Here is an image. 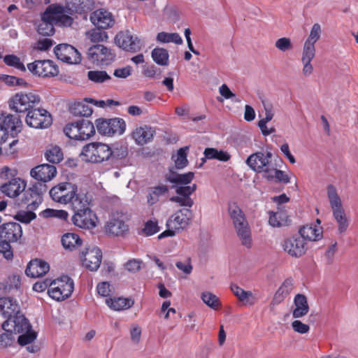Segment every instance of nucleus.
I'll return each instance as SVG.
<instances>
[{
	"instance_id": "nucleus-13",
	"label": "nucleus",
	"mask_w": 358,
	"mask_h": 358,
	"mask_svg": "<svg viewBox=\"0 0 358 358\" xmlns=\"http://www.w3.org/2000/svg\"><path fill=\"white\" fill-rule=\"evenodd\" d=\"M25 121L30 127L45 129L51 125L52 120L51 115L46 110L34 108L27 113Z\"/></svg>"
},
{
	"instance_id": "nucleus-45",
	"label": "nucleus",
	"mask_w": 358,
	"mask_h": 358,
	"mask_svg": "<svg viewBox=\"0 0 358 358\" xmlns=\"http://www.w3.org/2000/svg\"><path fill=\"white\" fill-rule=\"evenodd\" d=\"M156 40L161 43H174L177 45L182 43L183 41L178 33H168L165 31L159 32Z\"/></svg>"
},
{
	"instance_id": "nucleus-60",
	"label": "nucleus",
	"mask_w": 358,
	"mask_h": 358,
	"mask_svg": "<svg viewBox=\"0 0 358 358\" xmlns=\"http://www.w3.org/2000/svg\"><path fill=\"white\" fill-rule=\"evenodd\" d=\"M170 201L177 203L180 206L187 207L189 209L194 205V201L191 197L182 196L178 194L171 197Z\"/></svg>"
},
{
	"instance_id": "nucleus-19",
	"label": "nucleus",
	"mask_w": 358,
	"mask_h": 358,
	"mask_svg": "<svg viewBox=\"0 0 358 358\" xmlns=\"http://www.w3.org/2000/svg\"><path fill=\"white\" fill-rule=\"evenodd\" d=\"M83 264L90 271H96L102 259L101 250L97 247L88 248L83 252L80 256Z\"/></svg>"
},
{
	"instance_id": "nucleus-33",
	"label": "nucleus",
	"mask_w": 358,
	"mask_h": 358,
	"mask_svg": "<svg viewBox=\"0 0 358 358\" xmlns=\"http://www.w3.org/2000/svg\"><path fill=\"white\" fill-rule=\"evenodd\" d=\"M62 245L66 250H77L83 243L82 239L75 233L64 234L61 238Z\"/></svg>"
},
{
	"instance_id": "nucleus-28",
	"label": "nucleus",
	"mask_w": 358,
	"mask_h": 358,
	"mask_svg": "<svg viewBox=\"0 0 358 358\" xmlns=\"http://www.w3.org/2000/svg\"><path fill=\"white\" fill-rule=\"evenodd\" d=\"M1 126L2 128H5V131L8 136L10 134L12 137H14L20 132L22 124L18 117L8 114L4 117Z\"/></svg>"
},
{
	"instance_id": "nucleus-44",
	"label": "nucleus",
	"mask_w": 358,
	"mask_h": 358,
	"mask_svg": "<svg viewBox=\"0 0 358 358\" xmlns=\"http://www.w3.org/2000/svg\"><path fill=\"white\" fill-rule=\"evenodd\" d=\"M204 156L205 158L208 159H217L221 162H227L229 160L231 156L230 155L223 150H218L215 148H208L204 150Z\"/></svg>"
},
{
	"instance_id": "nucleus-30",
	"label": "nucleus",
	"mask_w": 358,
	"mask_h": 358,
	"mask_svg": "<svg viewBox=\"0 0 358 358\" xmlns=\"http://www.w3.org/2000/svg\"><path fill=\"white\" fill-rule=\"evenodd\" d=\"M309 311V306L305 295L298 294L294 299V307L292 315L294 318H301L306 315Z\"/></svg>"
},
{
	"instance_id": "nucleus-29",
	"label": "nucleus",
	"mask_w": 358,
	"mask_h": 358,
	"mask_svg": "<svg viewBox=\"0 0 358 358\" xmlns=\"http://www.w3.org/2000/svg\"><path fill=\"white\" fill-rule=\"evenodd\" d=\"M294 289V280L292 278L285 279L275 292L272 300L273 305L282 302L292 292Z\"/></svg>"
},
{
	"instance_id": "nucleus-56",
	"label": "nucleus",
	"mask_w": 358,
	"mask_h": 358,
	"mask_svg": "<svg viewBox=\"0 0 358 358\" xmlns=\"http://www.w3.org/2000/svg\"><path fill=\"white\" fill-rule=\"evenodd\" d=\"M4 62L8 65L10 66H13L16 68L18 70H20L22 71H25L26 68L24 65V64L20 61V59L13 55H8L4 57L3 58Z\"/></svg>"
},
{
	"instance_id": "nucleus-49",
	"label": "nucleus",
	"mask_w": 358,
	"mask_h": 358,
	"mask_svg": "<svg viewBox=\"0 0 358 358\" xmlns=\"http://www.w3.org/2000/svg\"><path fill=\"white\" fill-rule=\"evenodd\" d=\"M333 216L338 223L339 234L345 233L348 227L349 222L346 218L344 210L333 213Z\"/></svg>"
},
{
	"instance_id": "nucleus-42",
	"label": "nucleus",
	"mask_w": 358,
	"mask_h": 358,
	"mask_svg": "<svg viewBox=\"0 0 358 358\" xmlns=\"http://www.w3.org/2000/svg\"><path fill=\"white\" fill-rule=\"evenodd\" d=\"M80 141L89 139L95 134L94 124L87 120H79Z\"/></svg>"
},
{
	"instance_id": "nucleus-15",
	"label": "nucleus",
	"mask_w": 358,
	"mask_h": 358,
	"mask_svg": "<svg viewBox=\"0 0 358 358\" xmlns=\"http://www.w3.org/2000/svg\"><path fill=\"white\" fill-rule=\"evenodd\" d=\"M283 250L292 257L299 258L305 255L307 250L306 243L299 235L285 238L282 242Z\"/></svg>"
},
{
	"instance_id": "nucleus-20",
	"label": "nucleus",
	"mask_w": 358,
	"mask_h": 358,
	"mask_svg": "<svg viewBox=\"0 0 358 358\" xmlns=\"http://www.w3.org/2000/svg\"><path fill=\"white\" fill-rule=\"evenodd\" d=\"M8 327L12 328L15 334L24 333V331H27V330H30L31 328L29 320L23 315L20 314V311L12 318L6 320L2 324L3 330H8Z\"/></svg>"
},
{
	"instance_id": "nucleus-46",
	"label": "nucleus",
	"mask_w": 358,
	"mask_h": 358,
	"mask_svg": "<svg viewBox=\"0 0 358 358\" xmlns=\"http://www.w3.org/2000/svg\"><path fill=\"white\" fill-rule=\"evenodd\" d=\"M45 159L52 164L59 163L64 158L63 152L59 146H51L45 153Z\"/></svg>"
},
{
	"instance_id": "nucleus-58",
	"label": "nucleus",
	"mask_w": 358,
	"mask_h": 358,
	"mask_svg": "<svg viewBox=\"0 0 358 358\" xmlns=\"http://www.w3.org/2000/svg\"><path fill=\"white\" fill-rule=\"evenodd\" d=\"M5 333L0 334V346L6 347L12 345L15 341L14 331L8 327V330H4Z\"/></svg>"
},
{
	"instance_id": "nucleus-1",
	"label": "nucleus",
	"mask_w": 358,
	"mask_h": 358,
	"mask_svg": "<svg viewBox=\"0 0 358 358\" xmlns=\"http://www.w3.org/2000/svg\"><path fill=\"white\" fill-rule=\"evenodd\" d=\"M71 15V9L66 6L59 4L50 5L41 14L37 32L44 36H50L55 32V26L70 27L73 22Z\"/></svg>"
},
{
	"instance_id": "nucleus-10",
	"label": "nucleus",
	"mask_w": 358,
	"mask_h": 358,
	"mask_svg": "<svg viewBox=\"0 0 358 358\" xmlns=\"http://www.w3.org/2000/svg\"><path fill=\"white\" fill-rule=\"evenodd\" d=\"M40 102V96L34 93H17L10 98L9 106L16 113H28L37 106Z\"/></svg>"
},
{
	"instance_id": "nucleus-39",
	"label": "nucleus",
	"mask_w": 358,
	"mask_h": 358,
	"mask_svg": "<svg viewBox=\"0 0 358 358\" xmlns=\"http://www.w3.org/2000/svg\"><path fill=\"white\" fill-rule=\"evenodd\" d=\"M169 192V187L166 185H159L149 189L147 201L150 205L155 204L160 196L166 195Z\"/></svg>"
},
{
	"instance_id": "nucleus-36",
	"label": "nucleus",
	"mask_w": 358,
	"mask_h": 358,
	"mask_svg": "<svg viewBox=\"0 0 358 358\" xmlns=\"http://www.w3.org/2000/svg\"><path fill=\"white\" fill-rule=\"evenodd\" d=\"M231 290L239 301L246 305L252 306L257 301L252 292L245 291L236 285H231Z\"/></svg>"
},
{
	"instance_id": "nucleus-59",
	"label": "nucleus",
	"mask_w": 358,
	"mask_h": 358,
	"mask_svg": "<svg viewBox=\"0 0 358 358\" xmlns=\"http://www.w3.org/2000/svg\"><path fill=\"white\" fill-rule=\"evenodd\" d=\"M196 185H176V193L182 196L190 197V196L196 191Z\"/></svg>"
},
{
	"instance_id": "nucleus-52",
	"label": "nucleus",
	"mask_w": 358,
	"mask_h": 358,
	"mask_svg": "<svg viewBox=\"0 0 358 358\" xmlns=\"http://www.w3.org/2000/svg\"><path fill=\"white\" fill-rule=\"evenodd\" d=\"M87 78L96 83H101L110 78L105 71H90L87 73Z\"/></svg>"
},
{
	"instance_id": "nucleus-61",
	"label": "nucleus",
	"mask_w": 358,
	"mask_h": 358,
	"mask_svg": "<svg viewBox=\"0 0 358 358\" xmlns=\"http://www.w3.org/2000/svg\"><path fill=\"white\" fill-rule=\"evenodd\" d=\"M53 41L50 38H45L39 39L34 44V49L38 51H47L53 45Z\"/></svg>"
},
{
	"instance_id": "nucleus-3",
	"label": "nucleus",
	"mask_w": 358,
	"mask_h": 358,
	"mask_svg": "<svg viewBox=\"0 0 358 358\" xmlns=\"http://www.w3.org/2000/svg\"><path fill=\"white\" fill-rule=\"evenodd\" d=\"M75 200L72 209L74 215L72 217L73 223L82 229H92L96 226L97 217L96 214L91 210V199L87 196L81 195Z\"/></svg>"
},
{
	"instance_id": "nucleus-31",
	"label": "nucleus",
	"mask_w": 358,
	"mask_h": 358,
	"mask_svg": "<svg viewBox=\"0 0 358 358\" xmlns=\"http://www.w3.org/2000/svg\"><path fill=\"white\" fill-rule=\"evenodd\" d=\"M268 215V224L272 227L280 228L288 224V215L282 207H278L275 212L269 211Z\"/></svg>"
},
{
	"instance_id": "nucleus-63",
	"label": "nucleus",
	"mask_w": 358,
	"mask_h": 358,
	"mask_svg": "<svg viewBox=\"0 0 358 358\" xmlns=\"http://www.w3.org/2000/svg\"><path fill=\"white\" fill-rule=\"evenodd\" d=\"M143 74L149 78H157L159 77L161 71L157 66L152 64L143 67Z\"/></svg>"
},
{
	"instance_id": "nucleus-53",
	"label": "nucleus",
	"mask_w": 358,
	"mask_h": 358,
	"mask_svg": "<svg viewBox=\"0 0 358 358\" xmlns=\"http://www.w3.org/2000/svg\"><path fill=\"white\" fill-rule=\"evenodd\" d=\"M64 131L69 138L80 140V133H79V121L69 123L66 125Z\"/></svg>"
},
{
	"instance_id": "nucleus-54",
	"label": "nucleus",
	"mask_w": 358,
	"mask_h": 358,
	"mask_svg": "<svg viewBox=\"0 0 358 358\" xmlns=\"http://www.w3.org/2000/svg\"><path fill=\"white\" fill-rule=\"evenodd\" d=\"M31 210L30 209L29 210H19L14 218L22 223L29 224L36 217V214Z\"/></svg>"
},
{
	"instance_id": "nucleus-21",
	"label": "nucleus",
	"mask_w": 358,
	"mask_h": 358,
	"mask_svg": "<svg viewBox=\"0 0 358 358\" xmlns=\"http://www.w3.org/2000/svg\"><path fill=\"white\" fill-rule=\"evenodd\" d=\"M57 174L56 167L53 165L43 164L38 165L31 170L30 175L37 182H45L51 180Z\"/></svg>"
},
{
	"instance_id": "nucleus-47",
	"label": "nucleus",
	"mask_w": 358,
	"mask_h": 358,
	"mask_svg": "<svg viewBox=\"0 0 358 358\" xmlns=\"http://www.w3.org/2000/svg\"><path fill=\"white\" fill-rule=\"evenodd\" d=\"M203 302L213 310H217L221 307L219 298L210 292H203L201 296Z\"/></svg>"
},
{
	"instance_id": "nucleus-55",
	"label": "nucleus",
	"mask_w": 358,
	"mask_h": 358,
	"mask_svg": "<svg viewBox=\"0 0 358 358\" xmlns=\"http://www.w3.org/2000/svg\"><path fill=\"white\" fill-rule=\"evenodd\" d=\"M20 335L17 338V342L20 345H26L31 343L37 337V334L31 329L24 331V333H20Z\"/></svg>"
},
{
	"instance_id": "nucleus-6",
	"label": "nucleus",
	"mask_w": 358,
	"mask_h": 358,
	"mask_svg": "<svg viewBox=\"0 0 358 358\" xmlns=\"http://www.w3.org/2000/svg\"><path fill=\"white\" fill-rule=\"evenodd\" d=\"M192 212L189 208L178 210L166 222L167 229L158 236L159 239L174 236L176 231L185 229L190 223Z\"/></svg>"
},
{
	"instance_id": "nucleus-37",
	"label": "nucleus",
	"mask_w": 358,
	"mask_h": 358,
	"mask_svg": "<svg viewBox=\"0 0 358 358\" xmlns=\"http://www.w3.org/2000/svg\"><path fill=\"white\" fill-rule=\"evenodd\" d=\"M106 303L111 309L120 311L131 308L133 306L134 301L131 299L118 297L107 299Z\"/></svg>"
},
{
	"instance_id": "nucleus-7",
	"label": "nucleus",
	"mask_w": 358,
	"mask_h": 358,
	"mask_svg": "<svg viewBox=\"0 0 358 358\" xmlns=\"http://www.w3.org/2000/svg\"><path fill=\"white\" fill-rule=\"evenodd\" d=\"M110 147L103 143L94 142L83 148L81 157L83 160L92 163H101L110 159Z\"/></svg>"
},
{
	"instance_id": "nucleus-11",
	"label": "nucleus",
	"mask_w": 358,
	"mask_h": 358,
	"mask_svg": "<svg viewBox=\"0 0 358 358\" xmlns=\"http://www.w3.org/2000/svg\"><path fill=\"white\" fill-rule=\"evenodd\" d=\"M88 59L96 65L106 66L115 59V55L111 50L103 45L97 44L90 47L87 50Z\"/></svg>"
},
{
	"instance_id": "nucleus-12",
	"label": "nucleus",
	"mask_w": 358,
	"mask_h": 358,
	"mask_svg": "<svg viewBox=\"0 0 358 358\" xmlns=\"http://www.w3.org/2000/svg\"><path fill=\"white\" fill-rule=\"evenodd\" d=\"M48 187L46 184L36 182L31 186L24 190V203L27 205V208L30 210H35L42 202V196L47 192Z\"/></svg>"
},
{
	"instance_id": "nucleus-5",
	"label": "nucleus",
	"mask_w": 358,
	"mask_h": 358,
	"mask_svg": "<svg viewBox=\"0 0 358 358\" xmlns=\"http://www.w3.org/2000/svg\"><path fill=\"white\" fill-rule=\"evenodd\" d=\"M52 199L61 204H70L71 208L74 201L81 195H85L84 192H78L76 184L70 182H63L53 187L49 192Z\"/></svg>"
},
{
	"instance_id": "nucleus-51",
	"label": "nucleus",
	"mask_w": 358,
	"mask_h": 358,
	"mask_svg": "<svg viewBox=\"0 0 358 358\" xmlns=\"http://www.w3.org/2000/svg\"><path fill=\"white\" fill-rule=\"evenodd\" d=\"M101 29L97 27L90 29L86 33L87 38L93 43L103 41L107 38V34Z\"/></svg>"
},
{
	"instance_id": "nucleus-50",
	"label": "nucleus",
	"mask_w": 358,
	"mask_h": 358,
	"mask_svg": "<svg viewBox=\"0 0 358 358\" xmlns=\"http://www.w3.org/2000/svg\"><path fill=\"white\" fill-rule=\"evenodd\" d=\"M41 215L45 218L56 217L61 220H66L69 213L64 210L47 208L41 212Z\"/></svg>"
},
{
	"instance_id": "nucleus-48",
	"label": "nucleus",
	"mask_w": 358,
	"mask_h": 358,
	"mask_svg": "<svg viewBox=\"0 0 358 358\" xmlns=\"http://www.w3.org/2000/svg\"><path fill=\"white\" fill-rule=\"evenodd\" d=\"M187 150L188 147L181 148L178 150L177 154L172 157L178 169H183L187 166L188 162L187 159Z\"/></svg>"
},
{
	"instance_id": "nucleus-24",
	"label": "nucleus",
	"mask_w": 358,
	"mask_h": 358,
	"mask_svg": "<svg viewBox=\"0 0 358 358\" xmlns=\"http://www.w3.org/2000/svg\"><path fill=\"white\" fill-rule=\"evenodd\" d=\"M22 236V227L17 222H8L0 227V238L12 243L16 242Z\"/></svg>"
},
{
	"instance_id": "nucleus-35",
	"label": "nucleus",
	"mask_w": 358,
	"mask_h": 358,
	"mask_svg": "<svg viewBox=\"0 0 358 358\" xmlns=\"http://www.w3.org/2000/svg\"><path fill=\"white\" fill-rule=\"evenodd\" d=\"M90 103L88 98L85 99L83 101L75 102L70 106V112L76 116L88 117L93 112L89 106Z\"/></svg>"
},
{
	"instance_id": "nucleus-4",
	"label": "nucleus",
	"mask_w": 358,
	"mask_h": 358,
	"mask_svg": "<svg viewBox=\"0 0 358 358\" xmlns=\"http://www.w3.org/2000/svg\"><path fill=\"white\" fill-rule=\"evenodd\" d=\"M229 215L242 244L249 248L252 245L251 231L245 214L236 203H230Z\"/></svg>"
},
{
	"instance_id": "nucleus-38",
	"label": "nucleus",
	"mask_w": 358,
	"mask_h": 358,
	"mask_svg": "<svg viewBox=\"0 0 358 358\" xmlns=\"http://www.w3.org/2000/svg\"><path fill=\"white\" fill-rule=\"evenodd\" d=\"M300 236L303 240L308 241H317L322 237V230L321 228L313 226V225H306L303 227L299 230Z\"/></svg>"
},
{
	"instance_id": "nucleus-40",
	"label": "nucleus",
	"mask_w": 358,
	"mask_h": 358,
	"mask_svg": "<svg viewBox=\"0 0 358 358\" xmlns=\"http://www.w3.org/2000/svg\"><path fill=\"white\" fill-rule=\"evenodd\" d=\"M315 53L302 50L301 63L303 65L302 74L304 77H309L314 71L311 61L315 58Z\"/></svg>"
},
{
	"instance_id": "nucleus-23",
	"label": "nucleus",
	"mask_w": 358,
	"mask_h": 358,
	"mask_svg": "<svg viewBox=\"0 0 358 358\" xmlns=\"http://www.w3.org/2000/svg\"><path fill=\"white\" fill-rule=\"evenodd\" d=\"M26 182L20 178H15L0 187L1 192L10 198H15L25 190Z\"/></svg>"
},
{
	"instance_id": "nucleus-25",
	"label": "nucleus",
	"mask_w": 358,
	"mask_h": 358,
	"mask_svg": "<svg viewBox=\"0 0 358 358\" xmlns=\"http://www.w3.org/2000/svg\"><path fill=\"white\" fill-rule=\"evenodd\" d=\"M50 270L49 264L41 259L31 260L27 266L25 273L31 278H39L45 275Z\"/></svg>"
},
{
	"instance_id": "nucleus-64",
	"label": "nucleus",
	"mask_w": 358,
	"mask_h": 358,
	"mask_svg": "<svg viewBox=\"0 0 358 358\" xmlns=\"http://www.w3.org/2000/svg\"><path fill=\"white\" fill-rule=\"evenodd\" d=\"M292 327L293 330L299 334H304L309 331V325L303 323L301 321L296 320L292 322Z\"/></svg>"
},
{
	"instance_id": "nucleus-34",
	"label": "nucleus",
	"mask_w": 358,
	"mask_h": 358,
	"mask_svg": "<svg viewBox=\"0 0 358 358\" xmlns=\"http://www.w3.org/2000/svg\"><path fill=\"white\" fill-rule=\"evenodd\" d=\"M327 198L332 210V213L343 210L342 200L338 194L336 187L329 185L327 187Z\"/></svg>"
},
{
	"instance_id": "nucleus-62",
	"label": "nucleus",
	"mask_w": 358,
	"mask_h": 358,
	"mask_svg": "<svg viewBox=\"0 0 358 358\" xmlns=\"http://www.w3.org/2000/svg\"><path fill=\"white\" fill-rule=\"evenodd\" d=\"M275 46L282 52H286L292 48V44L290 38L286 37L278 39L275 43Z\"/></svg>"
},
{
	"instance_id": "nucleus-17",
	"label": "nucleus",
	"mask_w": 358,
	"mask_h": 358,
	"mask_svg": "<svg viewBox=\"0 0 358 358\" xmlns=\"http://www.w3.org/2000/svg\"><path fill=\"white\" fill-rule=\"evenodd\" d=\"M54 52L58 59L67 64H76L81 61L80 52L69 44L63 43L57 45L54 48Z\"/></svg>"
},
{
	"instance_id": "nucleus-32",
	"label": "nucleus",
	"mask_w": 358,
	"mask_h": 358,
	"mask_svg": "<svg viewBox=\"0 0 358 358\" xmlns=\"http://www.w3.org/2000/svg\"><path fill=\"white\" fill-rule=\"evenodd\" d=\"M321 32V26L318 23L314 24L308 37L304 42L302 50L316 53L315 45L320 38Z\"/></svg>"
},
{
	"instance_id": "nucleus-41",
	"label": "nucleus",
	"mask_w": 358,
	"mask_h": 358,
	"mask_svg": "<svg viewBox=\"0 0 358 358\" xmlns=\"http://www.w3.org/2000/svg\"><path fill=\"white\" fill-rule=\"evenodd\" d=\"M153 61L158 65L165 66L169 63V54L166 49L163 48H155L151 52Z\"/></svg>"
},
{
	"instance_id": "nucleus-22",
	"label": "nucleus",
	"mask_w": 358,
	"mask_h": 358,
	"mask_svg": "<svg viewBox=\"0 0 358 358\" xmlns=\"http://www.w3.org/2000/svg\"><path fill=\"white\" fill-rule=\"evenodd\" d=\"M105 228L106 231L113 236H120L128 231V226L125 224L123 215L119 213L111 215Z\"/></svg>"
},
{
	"instance_id": "nucleus-18",
	"label": "nucleus",
	"mask_w": 358,
	"mask_h": 358,
	"mask_svg": "<svg viewBox=\"0 0 358 358\" xmlns=\"http://www.w3.org/2000/svg\"><path fill=\"white\" fill-rule=\"evenodd\" d=\"M90 19L95 27L102 29L111 28L115 23V20L112 13L104 8H99L92 12Z\"/></svg>"
},
{
	"instance_id": "nucleus-14",
	"label": "nucleus",
	"mask_w": 358,
	"mask_h": 358,
	"mask_svg": "<svg viewBox=\"0 0 358 358\" xmlns=\"http://www.w3.org/2000/svg\"><path fill=\"white\" fill-rule=\"evenodd\" d=\"M116 44L123 50L136 52L141 50L144 42L136 34H132L129 31H121L115 36Z\"/></svg>"
},
{
	"instance_id": "nucleus-26",
	"label": "nucleus",
	"mask_w": 358,
	"mask_h": 358,
	"mask_svg": "<svg viewBox=\"0 0 358 358\" xmlns=\"http://www.w3.org/2000/svg\"><path fill=\"white\" fill-rule=\"evenodd\" d=\"M20 312V306L15 299L11 297L0 298V313L7 320L12 318Z\"/></svg>"
},
{
	"instance_id": "nucleus-9",
	"label": "nucleus",
	"mask_w": 358,
	"mask_h": 358,
	"mask_svg": "<svg viewBox=\"0 0 358 358\" xmlns=\"http://www.w3.org/2000/svg\"><path fill=\"white\" fill-rule=\"evenodd\" d=\"M73 289V280L69 276L64 275L51 282L48 293L52 299L61 301L69 298Z\"/></svg>"
},
{
	"instance_id": "nucleus-27",
	"label": "nucleus",
	"mask_w": 358,
	"mask_h": 358,
	"mask_svg": "<svg viewBox=\"0 0 358 358\" xmlns=\"http://www.w3.org/2000/svg\"><path fill=\"white\" fill-rule=\"evenodd\" d=\"M154 134L155 131L152 127L144 125L136 127L133 131L131 136L137 145H143L152 139Z\"/></svg>"
},
{
	"instance_id": "nucleus-16",
	"label": "nucleus",
	"mask_w": 358,
	"mask_h": 358,
	"mask_svg": "<svg viewBox=\"0 0 358 358\" xmlns=\"http://www.w3.org/2000/svg\"><path fill=\"white\" fill-rule=\"evenodd\" d=\"M29 71L41 77H53L59 73L58 66L49 59L36 60L27 64Z\"/></svg>"
},
{
	"instance_id": "nucleus-2",
	"label": "nucleus",
	"mask_w": 358,
	"mask_h": 358,
	"mask_svg": "<svg viewBox=\"0 0 358 358\" xmlns=\"http://www.w3.org/2000/svg\"><path fill=\"white\" fill-rule=\"evenodd\" d=\"M272 153L270 152H257L250 155L247 165L254 171L262 173L264 178L275 183L288 184L290 178L287 174L276 168L271 162Z\"/></svg>"
},
{
	"instance_id": "nucleus-8",
	"label": "nucleus",
	"mask_w": 358,
	"mask_h": 358,
	"mask_svg": "<svg viewBox=\"0 0 358 358\" xmlns=\"http://www.w3.org/2000/svg\"><path fill=\"white\" fill-rule=\"evenodd\" d=\"M97 131L101 136H121L126 129V122L120 117L98 118L95 120Z\"/></svg>"
},
{
	"instance_id": "nucleus-43",
	"label": "nucleus",
	"mask_w": 358,
	"mask_h": 358,
	"mask_svg": "<svg viewBox=\"0 0 358 358\" xmlns=\"http://www.w3.org/2000/svg\"><path fill=\"white\" fill-rule=\"evenodd\" d=\"M194 174L193 172H188L183 174L172 173L167 177V180L177 185H187L193 180Z\"/></svg>"
},
{
	"instance_id": "nucleus-57",
	"label": "nucleus",
	"mask_w": 358,
	"mask_h": 358,
	"mask_svg": "<svg viewBox=\"0 0 358 358\" xmlns=\"http://www.w3.org/2000/svg\"><path fill=\"white\" fill-rule=\"evenodd\" d=\"M159 231V227L158 222L155 220H150L147 221L144 227L142 229V233L145 236H150L157 234Z\"/></svg>"
}]
</instances>
